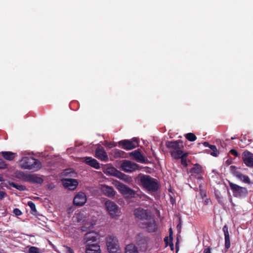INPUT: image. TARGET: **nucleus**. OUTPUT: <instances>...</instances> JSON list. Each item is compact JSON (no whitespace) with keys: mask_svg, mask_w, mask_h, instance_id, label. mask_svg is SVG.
I'll return each instance as SVG.
<instances>
[{"mask_svg":"<svg viewBox=\"0 0 253 253\" xmlns=\"http://www.w3.org/2000/svg\"><path fill=\"white\" fill-rule=\"evenodd\" d=\"M138 180L139 185L149 191L156 192L159 188L158 180L150 175L140 174Z\"/></svg>","mask_w":253,"mask_h":253,"instance_id":"1","label":"nucleus"},{"mask_svg":"<svg viewBox=\"0 0 253 253\" xmlns=\"http://www.w3.org/2000/svg\"><path fill=\"white\" fill-rule=\"evenodd\" d=\"M166 146L169 149L171 157L174 159L179 156L181 150L184 149L183 142L180 140L167 141L166 142Z\"/></svg>","mask_w":253,"mask_h":253,"instance_id":"2","label":"nucleus"},{"mask_svg":"<svg viewBox=\"0 0 253 253\" xmlns=\"http://www.w3.org/2000/svg\"><path fill=\"white\" fill-rule=\"evenodd\" d=\"M20 162L21 167L23 169L37 171L41 168V163L32 157H23Z\"/></svg>","mask_w":253,"mask_h":253,"instance_id":"3","label":"nucleus"},{"mask_svg":"<svg viewBox=\"0 0 253 253\" xmlns=\"http://www.w3.org/2000/svg\"><path fill=\"white\" fill-rule=\"evenodd\" d=\"M106 246L109 253H121L119 243L116 237L113 235L108 236L106 239Z\"/></svg>","mask_w":253,"mask_h":253,"instance_id":"4","label":"nucleus"},{"mask_svg":"<svg viewBox=\"0 0 253 253\" xmlns=\"http://www.w3.org/2000/svg\"><path fill=\"white\" fill-rule=\"evenodd\" d=\"M228 183L235 197H245L248 195V191L246 187L240 186L230 181H229Z\"/></svg>","mask_w":253,"mask_h":253,"instance_id":"5","label":"nucleus"},{"mask_svg":"<svg viewBox=\"0 0 253 253\" xmlns=\"http://www.w3.org/2000/svg\"><path fill=\"white\" fill-rule=\"evenodd\" d=\"M105 208L112 218L120 215L121 211L117 204L113 201L107 200L105 203Z\"/></svg>","mask_w":253,"mask_h":253,"instance_id":"6","label":"nucleus"},{"mask_svg":"<svg viewBox=\"0 0 253 253\" xmlns=\"http://www.w3.org/2000/svg\"><path fill=\"white\" fill-rule=\"evenodd\" d=\"M138 141L136 138H133L132 140L125 139L118 142V145L123 149L129 150L136 148L138 146Z\"/></svg>","mask_w":253,"mask_h":253,"instance_id":"7","label":"nucleus"},{"mask_svg":"<svg viewBox=\"0 0 253 253\" xmlns=\"http://www.w3.org/2000/svg\"><path fill=\"white\" fill-rule=\"evenodd\" d=\"M123 170L126 172H131L138 169L139 166L128 160H124L121 165Z\"/></svg>","mask_w":253,"mask_h":253,"instance_id":"8","label":"nucleus"},{"mask_svg":"<svg viewBox=\"0 0 253 253\" xmlns=\"http://www.w3.org/2000/svg\"><path fill=\"white\" fill-rule=\"evenodd\" d=\"M117 187L122 194L127 197H135V191L121 182H118Z\"/></svg>","mask_w":253,"mask_h":253,"instance_id":"9","label":"nucleus"},{"mask_svg":"<svg viewBox=\"0 0 253 253\" xmlns=\"http://www.w3.org/2000/svg\"><path fill=\"white\" fill-rule=\"evenodd\" d=\"M242 158L246 166L253 168V153L246 150L243 152Z\"/></svg>","mask_w":253,"mask_h":253,"instance_id":"10","label":"nucleus"},{"mask_svg":"<svg viewBox=\"0 0 253 253\" xmlns=\"http://www.w3.org/2000/svg\"><path fill=\"white\" fill-rule=\"evenodd\" d=\"M107 172L109 173L110 174L115 175L116 177L126 181L128 182L130 180V177L127 176V175L120 172L118 170L115 168H110L107 169Z\"/></svg>","mask_w":253,"mask_h":253,"instance_id":"11","label":"nucleus"},{"mask_svg":"<svg viewBox=\"0 0 253 253\" xmlns=\"http://www.w3.org/2000/svg\"><path fill=\"white\" fill-rule=\"evenodd\" d=\"M230 170L234 175L237 177L240 180L246 183H251L250 179L249 176L246 175H244L240 171L237 170V168L236 166H231L230 167Z\"/></svg>","mask_w":253,"mask_h":253,"instance_id":"12","label":"nucleus"},{"mask_svg":"<svg viewBox=\"0 0 253 253\" xmlns=\"http://www.w3.org/2000/svg\"><path fill=\"white\" fill-rule=\"evenodd\" d=\"M86 196L84 193L80 192L76 195L73 200L74 205L78 207L83 206L86 202Z\"/></svg>","mask_w":253,"mask_h":253,"instance_id":"13","label":"nucleus"},{"mask_svg":"<svg viewBox=\"0 0 253 253\" xmlns=\"http://www.w3.org/2000/svg\"><path fill=\"white\" fill-rule=\"evenodd\" d=\"M134 214L136 217L141 220H147L152 216L147 210L142 208L135 209Z\"/></svg>","mask_w":253,"mask_h":253,"instance_id":"14","label":"nucleus"},{"mask_svg":"<svg viewBox=\"0 0 253 253\" xmlns=\"http://www.w3.org/2000/svg\"><path fill=\"white\" fill-rule=\"evenodd\" d=\"M144 227L146 228L149 232H155L157 229V226L155 219L151 216L150 218L143 223Z\"/></svg>","mask_w":253,"mask_h":253,"instance_id":"15","label":"nucleus"},{"mask_svg":"<svg viewBox=\"0 0 253 253\" xmlns=\"http://www.w3.org/2000/svg\"><path fill=\"white\" fill-rule=\"evenodd\" d=\"M95 156L98 159L104 162L108 160V155L105 151L104 148L99 146L97 147L95 151Z\"/></svg>","mask_w":253,"mask_h":253,"instance_id":"16","label":"nucleus"},{"mask_svg":"<svg viewBox=\"0 0 253 253\" xmlns=\"http://www.w3.org/2000/svg\"><path fill=\"white\" fill-rule=\"evenodd\" d=\"M63 186L70 190H75L78 185V181L75 179L65 178L62 180Z\"/></svg>","mask_w":253,"mask_h":253,"instance_id":"17","label":"nucleus"},{"mask_svg":"<svg viewBox=\"0 0 253 253\" xmlns=\"http://www.w3.org/2000/svg\"><path fill=\"white\" fill-rule=\"evenodd\" d=\"M85 253H101L100 247L97 243H88L85 247Z\"/></svg>","mask_w":253,"mask_h":253,"instance_id":"18","label":"nucleus"},{"mask_svg":"<svg viewBox=\"0 0 253 253\" xmlns=\"http://www.w3.org/2000/svg\"><path fill=\"white\" fill-rule=\"evenodd\" d=\"M191 175L193 176L198 175V178H202V174L204 172V169L203 167L198 164H196L194 165L193 167L190 170Z\"/></svg>","mask_w":253,"mask_h":253,"instance_id":"19","label":"nucleus"},{"mask_svg":"<svg viewBox=\"0 0 253 253\" xmlns=\"http://www.w3.org/2000/svg\"><path fill=\"white\" fill-rule=\"evenodd\" d=\"M129 155L133 159L138 162L143 163L145 162V157L141 154L139 149L135 150L129 153Z\"/></svg>","mask_w":253,"mask_h":253,"instance_id":"20","label":"nucleus"},{"mask_svg":"<svg viewBox=\"0 0 253 253\" xmlns=\"http://www.w3.org/2000/svg\"><path fill=\"white\" fill-rule=\"evenodd\" d=\"M99 239L98 234L96 232H91L85 234L84 236V240L86 244L88 243H92L97 241Z\"/></svg>","mask_w":253,"mask_h":253,"instance_id":"21","label":"nucleus"},{"mask_svg":"<svg viewBox=\"0 0 253 253\" xmlns=\"http://www.w3.org/2000/svg\"><path fill=\"white\" fill-rule=\"evenodd\" d=\"M101 190L103 193L108 197L112 198L115 195V191L111 186H109L105 184L102 185Z\"/></svg>","mask_w":253,"mask_h":253,"instance_id":"22","label":"nucleus"},{"mask_svg":"<svg viewBox=\"0 0 253 253\" xmlns=\"http://www.w3.org/2000/svg\"><path fill=\"white\" fill-rule=\"evenodd\" d=\"M43 181V180L42 177L37 176L36 174L31 173H28L26 180V182L37 184H42Z\"/></svg>","mask_w":253,"mask_h":253,"instance_id":"23","label":"nucleus"},{"mask_svg":"<svg viewBox=\"0 0 253 253\" xmlns=\"http://www.w3.org/2000/svg\"><path fill=\"white\" fill-rule=\"evenodd\" d=\"M222 230L224 232L225 238V249L227 251L230 247V235L228 232V228L227 225H225Z\"/></svg>","mask_w":253,"mask_h":253,"instance_id":"24","label":"nucleus"},{"mask_svg":"<svg viewBox=\"0 0 253 253\" xmlns=\"http://www.w3.org/2000/svg\"><path fill=\"white\" fill-rule=\"evenodd\" d=\"M148 239L141 234H139L136 237V243L141 248H146Z\"/></svg>","mask_w":253,"mask_h":253,"instance_id":"25","label":"nucleus"},{"mask_svg":"<svg viewBox=\"0 0 253 253\" xmlns=\"http://www.w3.org/2000/svg\"><path fill=\"white\" fill-rule=\"evenodd\" d=\"M84 163L96 169H99L100 168V165L96 160L92 158L91 157H86L84 158Z\"/></svg>","mask_w":253,"mask_h":253,"instance_id":"26","label":"nucleus"},{"mask_svg":"<svg viewBox=\"0 0 253 253\" xmlns=\"http://www.w3.org/2000/svg\"><path fill=\"white\" fill-rule=\"evenodd\" d=\"M0 153L4 159L8 161L14 160L16 156V153L10 151H2Z\"/></svg>","mask_w":253,"mask_h":253,"instance_id":"27","label":"nucleus"},{"mask_svg":"<svg viewBox=\"0 0 253 253\" xmlns=\"http://www.w3.org/2000/svg\"><path fill=\"white\" fill-rule=\"evenodd\" d=\"M125 253H139L137 248L133 244L127 245L125 248Z\"/></svg>","mask_w":253,"mask_h":253,"instance_id":"28","label":"nucleus"},{"mask_svg":"<svg viewBox=\"0 0 253 253\" xmlns=\"http://www.w3.org/2000/svg\"><path fill=\"white\" fill-rule=\"evenodd\" d=\"M28 173H25L22 171L17 170L15 173V177L23 181L26 182Z\"/></svg>","mask_w":253,"mask_h":253,"instance_id":"29","label":"nucleus"},{"mask_svg":"<svg viewBox=\"0 0 253 253\" xmlns=\"http://www.w3.org/2000/svg\"><path fill=\"white\" fill-rule=\"evenodd\" d=\"M9 185L19 191H25L26 189V188L25 186L22 185H19L13 182H9Z\"/></svg>","mask_w":253,"mask_h":253,"instance_id":"30","label":"nucleus"},{"mask_svg":"<svg viewBox=\"0 0 253 253\" xmlns=\"http://www.w3.org/2000/svg\"><path fill=\"white\" fill-rule=\"evenodd\" d=\"M185 138L190 141H194L196 140L197 137L193 133H188L185 135Z\"/></svg>","mask_w":253,"mask_h":253,"instance_id":"31","label":"nucleus"},{"mask_svg":"<svg viewBox=\"0 0 253 253\" xmlns=\"http://www.w3.org/2000/svg\"><path fill=\"white\" fill-rule=\"evenodd\" d=\"M209 148L212 150V152L211 153V155L214 157L218 156L217 150L215 145H210Z\"/></svg>","mask_w":253,"mask_h":253,"instance_id":"32","label":"nucleus"},{"mask_svg":"<svg viewBox=\"0 0 253 253\" xmlns=\"http://www.w3.org/2000/svg\"><path fill=\"white\" fill-rule=\"evenodd\" d=\"M27 205L30 208L32 213H35L37 212V210L35 204L32 201H29L27 203Z\"/></svg>","mask_w":253,"mask_h":253,"instance_id":"33","label":"nucleus"},{"mask_svg":"<svg viewBox=\"0 0 253 253\" xmlns=\"http://www.w3.org/2000/svg\"><path fill=\"white\" fill-rule=\"evenodd\" d=\"M188 154L189 153L188 152H184L183 149H182V150H181V153L179 155V156H177L175 160H179L180 158L186 159Z\"/></svg>","mask_w":253,"mask_h":253,"instance_id":"34","label":"nucleus"},{"mask_svg":"<svg viewBox=\"0 0 253 253\" xmlns=\"http://www.w3.org/2000/svg\"><path fill=\"white\" fill-rule=\"evenodd\" d=\"M114 153L115 157H123L124 152L119 149H115Z\"/></svg>","mask_w":253,"mask_h":253,"instance_id":"35","label":"nucleus"},{"mask_svg":"<svg viewBox=\"0 0 253 253\" xmlns=\"http://www.w3.org/2000/svg\"><path fill=\"white\" fill-rule=\"evenodd\" d=\"M28 253H40V252L39 248L33 246L29 248Z\"/></svg>","mask_w":253,"mask_h":253,"instance_id":"36","label":"nucleus"},{"mask_svg":"<svg viewBox=\"0 0 253 253\" xmlns=\"http://www.w3.org/2000/svg\"><path fill=\"white\" fill-rule=\"evenodd\" d=\"M7 164L2 160L0 159V169H4L7 168Z\"/></svg>","mask_w":253,"mask_h":253,"instance_id":"37","label":"nucleus"},{"mask_svg":"<svg viewBox=\"0 0 253 253\" xmlns=\"http://www.w3.org/2000/svg\"><path fill=\"white\" fill-rule=\"evenodd\" d=\"M229 153L235 157H238L239 155V154L238 152V151L234 149L230 150Z\"/></svg>","mask_w":253,"mask_h":253,"instance_id":"38","label":"nucleus"},{"mask_svg":"<svg viewBox=\"0 0 253 253\" xmlns=\"http://www.w3.org/2000/svg\"><path fill=\"white\" fill-rule=\"evenodd\" d=\"M13 212L16 215H21L22 213V211L17 208H15L13 210Z\"/></svg>","mask_w":253,"mask_h":253,"instance_id":"39","label":"nucleus"},{"mask_svg":"<svg viewBox=\"0 0 253 253\" xmlns=\"http://www.w3.org/2000/svg\"><path fill=\"white\" fill-rule=\"evenodd\" d=\"M180 159L181 160V165H183L184 167H187L188 166V164L187 162L186 159L180 158Z\"/></svg>","mask_w":253,"mask_h":253,"instance_id":"40","label":"nucleus"},{"mask_svg":"<svg viewBox=\"0 0 253 253\" xmlns=\"http://www.w3.org/2000/svg\"><path fill=\"white\" fill-rule=\"evenodd\" d=\"M6 196V193L2 191H0V200H2Z\"/></svg>","mask_w":253,"mask_h":253,"instance_id":"41","label":"nucleus"},{"mask_svg":"<svg viewBox=\"0 0 253 253\" xmlns=\"http://www.w3.org/2000/svg\"><path fill=\"white\" fill-rule=\"evenodd\" d=\"M164 242H165V243L166 244V247H167V246H169V238L167 236L165 237V238H164Z\"/></svg>","mask_w":253,"mask_h":253,"instance_id":"42","label":"nucleus"},{"mask_svg":"<svg viewBox=\"0 0 253 253\" xmlns=\"http://www.w3.org/2000/svg\"><path fill=\"white\" fill-rule=\"evenodd\" d=\"M203 253H211V249L210 247H207L204 249Z\"/></svg>","mask_w":253,"mask_h":253,"instance_id":"43","label":"nucleus"},{"mask_svg":"<svg viewBox=\"0 0 253 253\" xmlns=\"http://www.w3.org/2000/svg\"><path fill=\"white\" fill-rule=\"evenodd\" d=\"M74 250L70 247H66V253H74Z\"/></svg>","mask_w":253,"mask_h":253,"instance_id":"44","label":"nucleus"},{"mask_svg":"<svg viewBox=\"0 0 253 253\" xmlns=\"http://www.w3.org/2000/svg\"><path fill=\"white\" fill-rule=\"evenodd\" d=\"M216 198L218 200L219 202H220V200L222 199V197L220 195H218L217 193H215Z\"/></svg>","mask_w":253,"mask_h":253,"instance_id":"45","label":"nucleus"},{"mask_svg":"<svg viewBox=\"0 0 253 253\" xmlns=\"http://www.w3.org/2000/svg\"><path fill=\"white\" fill-rule=\"evenodd\" d=\"M169 246L170 247L171 250L173 251V250H174V245H173L172 240H169Z\"/></svg>","mask_w":253,"mask_h":253,"instance_id":"46","label":"nucleus"},{"mask_svg":"<svg viewBox=\"0 0 253 253\" xmlns=\"http://www.w3.org/2000/svg\"><path fill=\"white\" fill-rule=\"evenodd\" d=\"M169 240H173L172 231L171 228H169Z\"/></svg>","mask_w":253,"mask_h":253,"instance_id":"47","label":"nucleus"},{"mask_svg":"<svg viewBox=\"0 0 253 253\" xmlns=\"http://www.w3.org/2000/svg\"><path fill=\"white\" fill-rule=\"evenodd\" d=\"M232 163V160H230V159H228L226 161V164L227 165H229L231 164Z\"/></svg>","mask_w":253,"mask_h":253,"instance_id":"48","label":"nucleus"},{"mask_svg":"<svg viewBox=\"0 0 253 253\" xmlns=\"http://www.w3.org/2000/svg\"><path fill=\"white\" fill-rule=\"evenodd\" d=\"M210 145H211V144H210L209 143V142H205L204 143V145L205 147H210Z\"/></svg>","mask_w":253,"mask_h":253,"instance_id":"49","label":"nucleus"},{"mask_svg":"<svg viewBox=\"0 0 253 253\" xmlns=\"http://www.w3.org/2000/svg\"><path fill=\"white\" fill-rule=\"evenodd\" d=\"M201 196L203 197H206V193L204 192L203 191H202L201 190Z\"/></svg>","mask_w":253,"mask_h":253,"instance_id":"50","label":"nucleus"},{"mask_svg":"<svg viewBox=\"0 0 253 253\" xmlns=\"http://www.w3.org/2000/svg\"><path fill=\"white\" fill-rule=\"evenodd\" d=\"M3 181V178L1 175L0 174V182Z\"/></svg>","mask_w":253,"mask_h":253,"instance_id":"51","label":"nucleus"},{"mask_svg":"<svg viewBox=\"0 0 253 253\" xmlns=\"http://www.w3.org/2000/svg\"><path fill=\"white\" fill-rule=\"evenodd\" d=\"M0 253H6L3 250L0 249Z\"/></svg>","mask_w":253,"mask_h":253,"instance_id":"52","label":"nucleus"},{"mask_svg":"<svg viewBox=\"0 0 253 253\" xmlns=\"http://www.w3.org/2000/svg\"><path fill=\"white\" fill-rule=\"evenodd\" d=\"M71 172H72V174H76V173H75V172L74 171H72Z\"/></svg>","mask_w":253,"mask_h":253,"instance_id":"53","label":"nucleus"}]
</instances>
